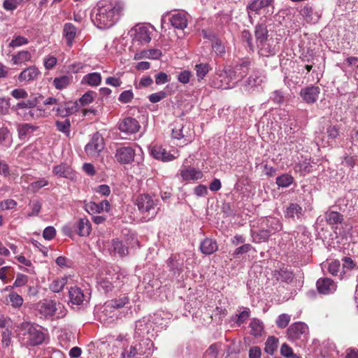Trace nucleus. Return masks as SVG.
<instances>
[{"instance_id":"obj_64","label":"nucleus","mask_w":358,"mask_h":358,"mask_svg":"<svg viewBox=\"0 0 358 358\" xmlns=\"http://www.w3.org/2000/svg\"><path fill=\"white\" fill-rule=\"evenodd\" d=\"M191 72L189 71H182L178 76V80L182 84H187L189 82L191 78Z\"/></svg>"},{"instance_id":"obj_3","label":"nucleus","mask_w":358,"mask_h":358,"mask_svg":"<svg viewBox=\"0 0 358 358\" xmlns=\"http://www.w3.org/2000/svg\"><path fill=\"white\" fill-rule=\"evenodd\" d=\"M134 203L141 213L144 215L145 218L148 217V220H150L157 215V210L155 207L157 205L158 200H154L152 196L150 194H139L136 198Z\"/></svg>"},{"instance_id":"obj_13","label":"nucleus","mask_w":358,"mask_h":358,"mask_svg":"<svg viewBox=\"0 0 358 358\" xmlns=\"http://www.w3.org/2000/svg\"><path fill=\"white\" fill-rule=\"evenodd\" d=\"M56 112V115L65 117L69 116L78 110V103L76 101H67L59 104L57 108H53Z\"/></svg>"},{"instance_id":"obj_42","label":"nucleus","mask_w":358,"mask_h":358,"mask_svg":"<svg viewBox=\"0 0 358 358\" xmlns=\"http://www.w3.org/2000/svg\"><path fill=\"white\" fill-rule=\"evenodd\" d=\"M55 126L57 130L60 132L65 134L66 136H69L70 134V128H71V122L69 119H65L62 121H56Z\"/></svg>"},{"instance_id":"obj_40","label":"nucleus","mask_w":358,"mask_h":358,"mask_svg":"<svg viewBox=\"0 0 358 358\" xmlns=\"http://www.w3.org/2000/svg\"><path fill=\"white\" fill-rule=\"evenodd\" d=\"M168 266L174 273H179L182 271L183 264L176 259V257H171L167 261Z\"/></svg>"},{"instance_id":"obj_60","label":"nucleus","mask_w":358,"mask_h":358,"mask_svg":"<svg viewBox=\"0 0 358 358\" xmlns=\"http://www.w3.org/2000/svg\"><path fill=\"white\" fill-rule=\"evenodd\" d=\"M219 354L217 345L214 343L209 346L205 352L206 356H208L210 358H217Z\"/></svg>"},{"instance_id":"obj_2","label":"nucleus","mask_w":358,"mask_h":358,"mask_svg":"<svg viewBox=\"0 0 358 358\" xmlns=\"http://www.w3.org/2000/svg\"><path fill=\"white\" fill-rule=\"evenodd\" d=\"M20 340L25 345H38L45 340V334L34 324L24 322L20 324Z\"/></svg>"},{"instance_id":"obj_36","label":"nucleus","mask_w":358,"mask_h":358,"mask_svg":"<svg viewBox=\"0 0 358 358\" xmlns=\"http://www.w3.org/2000/svg\"><path fill=\"white\" fill-rule=\"evenodd\" d=\"M72 78L68 76H62L54 78L53 85L56 89L62 90L66 88L71 83Z\"/></svg>"},{"instance_id":"obj_32","label":"nucleus","mask_w":358,"mask_h":358,"mask_svg":"<svg viewBox=\"0 0 358 358\" xmlns=\"http://www.w3.org/2000/svg\"><path fill=\"white\" fill-rule=\"evenodd\" d=\"M312 163L310 159H305L303 162H301L296 164L294 166V171L298 172L301 176H305L307 173H309L312 171Z\"/></svg>"},{"instance_id":"obj_1","label":"nucleus","mask_w":358,"mask_h":358,"mask_svg":"<svg viewBox=\"0 0 358 358\" xmlns=\"http://www.w3.org/2000/svg\"><path fill=\"white\" fill-rule=\"evenodd\" d=\"M124 3L121 0H100L91 13L93 23L101 29L113 27L123 15Z\"/></svg>"},{"instance_id":"obj_30","label":"nucleus","mask_w":358,"mask_h":358,"mask_svg":"<svg viewBox=\"0 0 358 358\" xmlns=\"http://www.w3.org/2000/svg\"><path fill=\"white\" fill-rule=\"evenodd\" d=\"M204 38H208L212 41V48L213 51L218 55H223L225 53V47L222 42L217 38L215 36L210 38L207 35L205 31H203Z\"/></svg>"},{"instance_id":"obj_28","label":"nucleus","mask_w":358,"mask_h":358,"mask_svg":"<svg viewBox=\"0 0 358 358\" xmlns=\"http://www.w3.org/2000/svg\"><path fill=\"white\" fill-rule=\"evenodd\" d=\"M274 0H253L247 6V10L255 13L271 5Z\"/></svg>"},{"instance_id":"obj_17","label":"nucleus","mask_w":358,"mask_h":358,"mask_svg":"<svg viewBox=\"0 0 358 358\" xmlns=\"http://www.w3.org/2000/svg\"><path fill=\"white\" fill-rule=\"evenodd\" d=\"M316 285L318 292L322 294L333 293L336 287L334 282L329 278L318 279Z\"/></svg>"},{"instance_id":"obj_29","label":"nucleus","mask_w":358,"mask_h":358,"mask_svg":"<svg viewBox=\"0 0 358 358\" xmlns=\"http://www.w3.org/2000/svg\"><path fill=\"white\" fill-rule=\"evenodd\" d=\"M69 298L72 303L80 305L83 302L85 295L80 288L74 287L69 289Z\"/></svg>"},{"instance_id":"obj_10","label":"nucleus","mask_w":358,"mask_h":358,"mask_svg":"<svg viewBox=\"0 0 358 358\" xmlns=\"http://www.w3.org/2000/svg\"><path fill=\"white\" fill-rule=\"evenodd\" d=\"M118 128L122 132L132 134L138 132L141 126L136 118L128 117L120 122Z\"/></svg>"},{"instance_id":"obj_33","label":"nucleus","mask_w":358,"mask_h":358,"mask_svg":"<svg viewBox=\"0 0 358 358\" xmlns=\"http://www.w3.org/2000/svg\"><path fill=\"white\" fill-rule=\"evenodd\" d=\"M36 129V127L30 124L24 123L20 124L17 129L19 138L20 139H24L26 137L31 136Z\"/></svg>"},{"instance_id":"obj_49","label":"nucleus","mask_w":358,"mask_h":358,"mask_svg":"<svg viewBox=\"0 0 358 358\" xmlns=\"http://www.w3.org/2000/svg\"><path fill=\"white\" fill-rule=\"evenodd\" d=\"M129 302V298L124 296L118 299L111 300L108 305L114 308H120L124 306Z\"/></svg>"},{"instance_id":"obj_34","label":"nucleus","mask_w":358,"mask_h":358,"mask_svg":"<svg viewBox=\"0 0 358 358\" xmlns=\"http://www.w3.org/2000/svg\"><path fill=\"white\" fill-rule=\"evenodd\" d=\"M278 338L273 336H268L265 343L264 351L268 355H273L278 348Z\"/></svg>"},{"instance_id":"obj_59","label":"nucleus","mask_w":358,"mask_h":358,"mask_svg":"<svg viewBox=\"0 0 358 358\" xmlns=\"http://www.w3.org/2000/svg\"><path fill=\"white\" fill-rule=\"evenodd\" d=\"M262 82V79L258 76L257 73H255V71H254L253 74L250 76L247 80L248 85L251 87L259 85Z\"/></svg>"},{"instance_id":"obj_19","label":"nucleus","mask_w":358,"mask_h":358,"mask_svg":"<svg viewBox=\"0 0 358 358\" xmlns=\"http://www.w3.org/2000/svg\"><path fill=\"white\" fill-rule=\"evenodd\" d=\"M169 21L174 28L183 30L187 27L188 20L185 13L178 12L171 15Z\"/></svg>"},{"instance_id":"obj_53","label":"nucleus","mask_w":358,"mask_h":358,"mask_svg":"<svg viewBox=\"0 0 358 358\" xmlns=\"http://www.w3.org/2000/svg\"><path fill=\"white\" fill-rule=\"evenodd\" d=\"M134 99V94L131 90H125L122 92L118 98V100L122 103H128Z\"/></svg>"},{"instance_id":"obj_26","label":"nucleus","mask_w":358,"mask_h":358,"mask_svg":"<svg viewBox=\"0 0 358 358\" xmlns=\"http://www.w3.org/2000/svg\"><path fill=\"white\" fill-rule=\"evenodd\" d=\"M300 13L308 23L316 22L320 18V15L317 13H314L313 7L309 5L305 6Z\"/></svg>"},{"instance_id":"obj_35","label":"nucleus","mask_w":358,"mask_h":358,"mask_svg":"<svg viewBox=\"0 0 358 358\" xmlns=\"http://www.w3.org/2000/svg\"><path fill=\"white\" fill-rule=\"evenodd\" d=\"M31 55L29 51L23 50L12 56V62L14 64H22L31 60Z\"/></svg>"},{"instance_id":"obj_9","label":"nucleus","mask_w":358,"mask_h":358,"mask_svg":"<svg viewBox=\"0 0 358 358\" xmlns=\"http://www.w3.org/2000/svg\"><path fill=\"white\" fill-rule=\"evenodd\" d=\"M36 309L45 317H50L57 309V303L51 299H43L37 303Z\"/></svg>"},{"instance_id":"obj_4","label":"nucleus","mask_w":358,"mask_h":358,"mask_svg":"<svg viewBox=\"0 0 358 358\" xmlns=\"http://www.w3.org/2000/svg\"><path fill=\"white\" fill-rule=\"evenodd\" d=\"M251 66V60L248 58L242 59L234 66L225 69V74L229 80H241L248 74Z\"/></svg>"},{"instance_id":"obj_54","label":"nucleus","mask_w":358,"mask_h":358,"mask_svg":"<svg viewBox=\"0 0 358 358\" xmlns=\"http://www.w3.org/2000/svg\"><path fill=\"white\" fill-rule=\"evenodd\" d=\"M10 301L13 306L20 307L22 305L23 299L21 296L15 292H12L9 294Z\"/></svg>"},{"instance_id":"obj_18","label":"nucleus","mask_w":358,"mask_h":358,"mask_svg":"<svg viewBox=\"0 0 358 358\" xmlns=\"http://www.w3.org/2000/svg\"><path fill=\"white\" fill-rule=\"evenodd\" d=\"M134 31L133 41H137L141 44L148 43L151 41L150 32L146 27H137Z\"/></svg>"},{"instance_id":"obj_61","label":"nucleus","mask_w":358,"mask_h":358,"mask_svg":"<svg viewBox=\"0 0 358 358\" xmlns=\"http://www.w3.org/2000/svg\"><path fill=\"white\" fill-rule=\"evenodd\" d=\"M56 235V230L52 226L46 227L43 232V236L45 240H52Z\"/></svg>"},{"instance_id":"obj_22","label":"nucleus","mask_w":358,"mask_h":358,"mask_svg":"<svg viewBox=\"0 0 358 358\" xmlns=\"http://www.w3.org/2000/svg\"><path fill=\"white\" fill-rule=\"evenodd\" d=\"M184 130V126L176 125L172 129V137L178 140L183 139V143L186 145L192 141V136L189 131H185V133Z\"/></svg>"},{"instance_id":"obj_21","label":"nucleus","mask_w":358,"mask_h":358,"mask_svg":"<svg viewBox=\"0 0 358 358\" xmlns=\"http://www.w3.org/2000/svg\"><path fill=\"white\" fill-rule=\"evenodd\" d=\"M229 77H227L225 74V69L223 73L217 74V76L213 80L214 87L216 88L221 89H229L234 86L233 80H229Z\"/></svg>"},{"instance_id":"obj_14","label":"nucleus","mask_w":358,"mask_h":358,"mask_svg":"<svg viewBox=\"0 0 358 358\" xmlns=\"http://www.w3.org/2000/svg\"><path fill=\"white\" fill-rule=\"evenodd\" d=\"M52 173L57 177L65 178L70 180H73L76 177V172L66 163H61L59 165L55 166L52 169Z\"/></svg>"},{"instance_id":"obj_15","label":"nucleus","mask_w":358,"mask_h":358,"mask_svg":"<svg viewBox=\"0 0 358 358\" xmlns=\"http://www.w3.org/2000/svg\"><path fill=\"white\" fill-rule=\"evenodd\" d=\"M320 89L317 86H310L301 90L300 95L307 103H314L318 99Z\"/></svg>"},{"instance_id":"obj_16","label":"nucleus","mask_w":358,"mask_h":358,"mask_svg":"<svg viewBox=\"0 0 358 358\" xmlns=\"http://www.w3.org/2000/svg\"><path fill=\"white\" fill-rule=\"evenodd\" d=\"M151 155L156 159L162 162H169L176 158L174 155L168 152L165 148L160 145H155L151 148Z\"/></svg>"},{"instance_id":"obj_23","label":"nucleus","mask_w":358,"mask_h":358,"mask_svg":"<svg viewBox=\"0 0 358 358\" xmlns=\"http://www.w3.org/2000/svg\"><path fill=\"white\" fill-rule=\"evenodd\" d=\"M77 29L72 23H66L63 29V36L66 41L69 47H71L73 40L76 36Z\"/></svg>"},{"instance_id":"obj_11","label":"nucleus","mask_w":358,"mask_h":358,"mask_svg":"<svg viewBox=\"0 0 358 358\" xmlns=\"http://www.w3.org/2000/svg\"><path fill=\"white\" fill-rule=\"evenodd\" d=\"M108 250L110 255H118L120 257H124L129 255V249L122 241L118 239H113L108 245Z\"/></svg>"},{"instance_id":"obj_37","label":"nucleus","mask_w":358,"mask_h":358,"mask_svg":"<svg viewBox=\"0 0 358 358\" xmlns=\"http://www.w3.org/2000/svg\"><path fill=\"white\" fill-rule=\"evenodd\" d=\"M250 334L254 336H259L264 329L263 323L257 319H252L250 323Z\"/></svg>"},{"instance_id":"obj_48","label":"nucleus","mask_w":358,"mask_h":358,"mask_svg":"<svg viewBox=\"0 0 358 358\" xmlns=\"http://www.w3.org/2000/svg\"><path fill=\"white\" fill-rule=\"evenodd\" d=\"M241 39L242 41L247 43V45L250 50L254 51L255 45L252 43V36L249 30L245 29L241 32Z\"/></svg>"},{"instance_id":"obj_44","label":"nucleus","mask_w":358,"mask_h":358,"mask_svg":"<svg viewBox=\"0 0 358 358\" xmlns=\"http://www.w3.org/2000/svg\"><path fill=\"white\" fill-rule=\"evenodd\" d=\"M67 279L66 278H62L55 280L50 285V289L53 292H59L64 288L66 284Z\"/></svg>"},{"instance_id":"obj_56","label":"nucleus","mask_w":358,"mask_h":358,"mask_svg":"<svg viewBox=\"0 0 358 358\" xmlns=\"http://www.w3.org/2000/svg\"><path fill=\"white\" fill-rule=\"evenodd\" d=\"M252 248V246L250 244H244V245L237 248L234 250L232 255L234 258H236V257H238V256L239 255H242V254L248 252Z\"/></svg>"},{"instance_id":"obj_52","label":"nucleus","mask_w":358,"mask_h":358,"mask_svg":"<svg viewBox=\"0 0 358 358\" xmlns=\"http://www.w3.org/2000/svg\"><path fill=\"white\" fill-rule=\"evenodd\" d=\"M94 94L92 91H89L85 93L79 99L81 106H85L91 103L94 101Z\"/></svg>"},{"instance_id":"obj_41","label":"nucleus","mask_w":358,"mask_h":358,"mask_svg":"<svg viewBox=\"0 0 358 358\" xmlns=\"http://www.w3.org/2000/svg\"><path fill=\"white\" fill-rule=\"evenodd\" d=\"M294 182V178L287 173L282 174L276 178V184L281 187H287Z\"/></svg>"},{"instance_id":"obj_7","label":"nucleus","mask_w":358,"mask_h":358,"mask_svg":"<svg viewBox=\"0 0 358 358\" xmlns=\"http://www.w3.org/2000/svg\"><path fill=\"white\" fill-rule=\"evenodd\" d=\"M258 54L262 57H268L276 54L278 45L273 38H269L257 44Z\"/></svg>"},{"instance_id":"obj_20","label":"nucleus","mask_w":358,"mask_h":358,"mask_svg":"<svg viewBox=\"0 0 358 358\" xmlns=\"http://www.w3.org/2000/svg\"><path fill=\"white\" fill-rule=\"evenodd\" d=\"M218 249V245L215 240L210 238H206L200 243L201 252L206 255H210L216 252Z\"/></svg>"},{"instance_id":"obj_58","label":"nucleus","mask_w":358,"mask_h":358,"mask_svg":"<svg viewBox=\"0 0 358 358\" xmlns=\"http://www.w3.org/2000/svg\"><path fill=\"white\" fill-rule=\"evenodd\" d=\"M35 106L34 102L31 100L22 101L21 102L17 103L15 106H13L12 109L15 110H18L19 109L22 108H31Z\"/></svg>"},{"instance_id":"obj_46","label":"nucleus","mask_w":358,"mask_h":358,"mask_svg":"<svg viewBox=\"0 0 358 358\" xmlns=\"http://www.w3.org/2000/svg\"><path fill=\"white\" fill-rule=\"evenodd\" d=\"M76 234L80 236H89L92 231V225H73Z\"/></svg>"},{"instance_id":"obj_55","label":"nucleus","mask_w":358,"mask_h":358,"mask_svg":"<svg viewBox=\"0 0 358 358\" xmlns=\"http://www.w3.org/2000/svg\"><path fill=\"white\" fill-rule=\"evenodd\" d=\"M57 59L55 56L48 55L47 56L43 61L44 66L46 69L50 70L53 69L57 64Z\"/></svg>"},{"instance_id":"obj_24","label":"nucleus","mask_w":358,"mask_h":358,"mask_svg":"<svg viewBox=\"0 0 358 358\" xmlns=\"http://www.w3.org/2000/svg\"><path fill=\"white\" fill-rule=\"evenodd\" d=\"M39 74L40 72L36 66H30L20 73L18 79L20 82H29L36 79Z\"/></svg>"},{"instance_id":"obj_8","label":"nucleus","mask_w":358,"mask_h":358,"mask_svg":"<svg viewBox=\"0 0 358 358\" xmlns=\"http://www.w3.org/2000/svg\"><path fill=\"white\" fill-rule=\"evenodd\" d=\"M136 155L135 150L129 146L120 147L116 150L115 157L121 164H131Z\"/></svg>"},{"instance_id":"obj_27","label":"nucleus","mask_w":358,"mask_h":358,"mask_svg":"<svg viewBox=\"0 0 358 358\" xmlns=\"http://www.w3.org/2000/svg\"><path fill=\"white\" fill-rule=\"evenodd\" d=\"M101 83V76L99 73H90L86 74L82 79V84H87L90 86H98Z\"/></svg>"},{"instance_id":"obj_43","label":"nucleus","mask_w":358,"mask_h":358,"mask_svg":"<svg viewBox=\"0 0 358 358\" xmlns=\"http://www.w3.org/2000/svg\"><path fill=\"white\" fill-rule=\"evenodd\" d=\"M210 68L208 64H199L195 66V70L196 72V76L198 77V80L203 79L206 74L209 72Z\"/></svg>"},{"instance_id":"obj_12","label":"nucleus","mask_w":358,"mask_h":358,"mask_svg":"<svg viewBox=\"0 0 358 358\" xmlns=\"http://www.w3.org/2000/svg\"><path fill=\"white\" fill-rule=\"evenodd\" d=\"M179 173L183 181L196 180L203 177L201 171L190 166L182 165L179 170Z\"/></svg>"},{"instance_id":"obj_38","label":"nucleus","mask_w":358,"mask_h":358,"mask_svg":"<svg viewBox=\"0 0 358 358\" xmlns=\"http://www.w3.org/2000/svg\"><path fill=\"white\" fill-rule=\"evenodd\" d=\"M325 219L328 224H341L343 215L336 211H329L325 213Z\"/></svg>"},{"instance_id":"obj_31","label":"nucleus","mask_w":358,"mask_h":358,"mask_svg":"<svg viewBox=\"0 0 358 358\" xmlns=\"http://www.w3.org/2000/svg\"><path fill=\"white\" fill-rule=\"evenodd\" d=\"M274 275L277 280L287 283L291 282L294 279L293 272L287 268H282L279 271H275Z\"/></svg>"},{"instance_id":"obj_25","label":"nucleus","mask_w":358,"mask_h":358,"mask_svg":"<svg viewBox=\"0 0 358 358\" xmlns=\"http://www.w3.org/2000/svg\"><path fill=\"white\" fill-rule=\"evenodd\" d=\"M255 36L256 44L269 38L267 26L263 23L257 24L255 27Z\"/></svg>"},{"instance_id":"obj_50","label":"nucleus","mask_w":358,"mask_h":358,"mask_svg":"<svg viewBox=\"0 0 358 358\" xmlns=\"http://www.w3.org/2000/svg\"><path fill=\"white\" fill-rule=\"evenodd\" d=\"M290 320V315L285 313L281 314L276 320V324L279 328L284 329L288 325Z\"/></svg>"},{"instance_id":"obj_5","label":"nucleus","mask_w":358,"mask_h":358,"mask_svg":"<svg viewBox=\"0 0 358 358\" xmlns=\"http://www.w3.org/2000/svg\"><path fill=\"white\" fill-rule=\"evenodd\" d=\"M103 138L98 132L93 134L90 142L85 145V150L88 156L96 157L104 148Z\"/></svg>"},{"instance_id":"obj_51","label":"nucleus","mask_w":358,"mask_h":358,"mask_svg":"<svg viewBox=\"0 0 358 358\" xmlns=\"http://www.w3.org/2000/svg\"><path fill=\"white\" fill-rule=\"evenodd\" d=\"M29 42L28 39L24 36H17L12 39L9 43V46L11 48H17L22 45H26Z\"/></svg>"},{"instance_id":"obj_57","label":"nucleus","mask_w":358,"mask_h":358,"mask_svg":"<svg viewBox=\"0 0 358 358\" xmlns=\"http://www.w3.org/2000/svg\"><path fill=\"white\" fill-rule=\"evenodd\" d=\"M166 93L165 92L160 91V92H158L156 93L151 94L148 96V99L151 103H155L160 101L163 99H164L166 97Z\"/></svg>"},{"instance_id":"obj_62","label":"nucleus","mask_w":358,"mask_h":358,"mask_svg":"<svg viewBox=\"0 0 358 358\" xmlns=\"http://www.w3.org/2000/svg\"><path fill=\"white\" fill-rule=\"evenodd\" d=\"M16 206L17 202L13 199H6L0 203V207L3 210L13 209Z\"/></svg>"},{"instance_id":"obj_63","label":"nucleus","mask_w":358,"mask_h":358,"mask_svg":"<svg viewBox=\"0 0 358 358\" xmlns=\"http://www.w3.org/2000/svg\"><path fill=\"white\" fill-rule=\"evenodd\" d=\"M10 94L17 99H26L28 96L27 92L24 89L21 88L13 90Z\"/></svg>"},{"instance_id":"obj_45","label":"nucleus","mask_w":358,"mask_h":358,"mask_svg":"<svg viewBox=\"0 0 358 358\" xmlns=\"http://www.w3.org/2000/svg\"><path fill=\"white\" fill-rule=\"evenodd\" d=\"M344 63L349 66L353 67L354 78L355 80H358V57H349L345 59Z\"/></svg>"},{"instance_id":"obj_6","label":"nucleus","mask_w":358,"mask_h":358,"mask_svg":"<svg viewBox=\"0 0 358 358\" xmlns=\"http://www.w3.org/2000/svg\"><path fill=\"white\" fill-rule=\"evenodd\" d=\"M308 333V326L301 322L292 324L287 330V338L291 341L305 339L307 337Z\"/></svg>"},{"instance_id":"obj_39","label":"nucleus","mask_w":358,"mask_h":358,"mask_svg":"<svg viewBox=\"0 0 358 358\" xmlns=\"http://www.w3.org/2000/svg\"><path fill=\"white\" fill-rule=\"evenodd\" d=\"M302 215V209L296 203H292L287 208L286 210V217L294 218L296 217L299 218Z\"/></svg>"},{"instance_id":"obj_47","label":"nucleus","mask_w":358,"mask_h":358,"mask_svg":"<svg viewBox=\"0 0 358 358\" xmlns=\"http://www.w3.org/2000/svg\"><path fill=\"white\" fill-rule=\"evenodd\" d=\"M115 282H116L113 281V278H111L110 280H109L107 278H101L98 281V283L99 284L101 287L105 290V292L111 291L113 287H114L113 284Z\"/></svg>"}]
</instances>
